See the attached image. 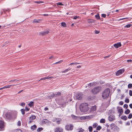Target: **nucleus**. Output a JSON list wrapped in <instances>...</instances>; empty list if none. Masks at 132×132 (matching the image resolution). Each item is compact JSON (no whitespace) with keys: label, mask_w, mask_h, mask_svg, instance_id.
Listing matches in <instances>:
<instances>
[{"label":"nucleus","mask_w":132,"mask_h":132,"mask_svg":"<svg viewBox=\"0 0 132 132\" xmlns=\"http://www.w3.org/2000/svg\"><path fill=\"white\" fill-rule=\"evenodd\" d=\"M80 109L81 111L86 112L88 111L89 109L88 105L87 103H83L80 105Z\"/></svg>","instance_id":"1"},{"label":"nucleus","mask_w":132,"mask_h":132,"mask_svg":"<svg viewBox=\"0 0 132 132\" xmlns=\"http://www.w3.org/2000/svg\"><path fill=\"white\" fill-rule=\"evenodd\" d=\"M110 89L108 88L105 89L102 93V97L104 99H107L110 94Z\"/></svg>","instance_id":"2"},{"label":"nucleus","mask_w":132,"mask_h":132,"mask_svg":"<svg viewBox=\"0 0 132 132\" xmlns=\"http://www.w3.org/2000/svg\"><path fill=\"white\" fill-rule=\"evenodd\" d=\"M102 89V87L101 86H97L92 89L91 92L93 94H96L100 92Z\"/></svg>","instance_id":"3"},{"label":"nucleus","mask_w":132,"mask_h":132,"mask_svg":"<svg viewBox=\"0 0 132 132\" xmlns=\"http://www.w3.org/2000/svg\"><path fill=\"white\" fill-rule=\"evenodd\" d=\"M3 116L7 120H10L12 118L11 114L9 112L4 113Z\"/></svg>","instance_id":"4"},{"label":"nucleus","mask_w":132,"mask_h":132,"mask_svg":"<svg viewBox=\"0 0 132 132\" xmlns=\"http://www.w3.org/2000/svg\"><path fill=\"white\" fill-rule=\"evenodd\" d=\"M83 96V94L81 93H78L76 96V98L78 100H81Z\"/></svg>","instance_id":"5"},{"label":"nucleus","mask_w":132,"mask_h":132,"mask_svg":"<svg viewBox=\"0 0 132 132\" xmlns=\"http://www.w3.org/2000/svg\"><path fill=\"white\" fill-rule=\"evenodd\" d=\"M73 126L71 124L67 125L65 126V129L67 130H72L73 129Z\"/></svg>","instance_id":"6"},{"label":"nucleus","mask_w":132,"mask_h":132,"mask_svg":"<svg viewBox=\"0 0 132 132\" xmlns=\"http://www.w3.org/2000/svg\"><path fill=\"white\" fill-rule=\"evenodd\" d=\"M96 84V82H93L92 83H90L88 84L86 86V87H88L89 88H90L92 86L94 85H95Z\"/></svg>","instance_id":"7"},{"label":"nucleus","mask_w":132,"mask_h":132,"mask_svg":"<svg viewBox=\"0 0 132 132\" xmlns=\"http://www.w3.org/2000/svg\"><path fill=\"white\" fill-rule=\"evenodd\" d=\"M125 70L123 69H120L116 72V75L117 76H119L123 73L124 71Z\"/></svg>","instance_id":"8"},{"label":"nucleus","mask_w":132,"mask_h":132,"mask_svg":"<svg viewBox=\"0 0 132 132\" xmlns=\"http://www.w3.org/2000/svg\"><path fill=\"white\" fill-rule=\"evenodd\" d=\"M61 120V119L60 118H55L53 119V121L56 122L58 124H59Z\"/></svg>","instance_id":"9"},{"label":"nucleus","mask_w":132,"mask_h":132,"mask_svg":"<svg viewBox=\"0 0 132 132\" xmlns=\"http://www.w3.org/2000/svg\"><path fill=\"white\" fill-rule=\"evenodd\" d=\"M54 132H63L62 129L61 128L57 127L54 129Z\"/></svg>","instance_id":"10"},{"label":"nucleus","mask_w":132,"mask_h":132,"mask_svg":"<svg viewBox=\"0 0 132 132\" xmlns=\"http://www.w3.org/2000/svg\"><path fill=\"white\" fill-rule=\"evenodd\" d=\"M110 121H112L115 119V116L112 115H110L108 117Z\"/></svg>","instance_id":"11"},{"label":"nucleus","mask_w":132,"mask_h":132,"mask_svg":"<svg viewBox=\"0 0 132 132\" xmlns=\"http://www.w3.org/2000/svg\"><path fill=\"white\" fill-rule=\"evenodd\" d=\"M114 46L116 48L120 47L121 46V44L120 43H118L117 44L114 45Z\"/></svg>","instance_id":"12"},{"label":"nucleus","mask_w":132,"mask_h":132,"mask_svg":"<svg viewBox=\"0 0 132 132\" xmlns=\"http://www.w3.org/2000/svg\"><path fill=\"white\" fill-rule=\"evenodd\" d=\"M4 126V121L2 120H0V128H3Z\"/></svg>","instance_id":"13"},{"label":"nucleus","mask_w":132,"mask_h":132,"mask_svg":"<svg viewBox=\"0 0 132 132\" xmlns=\"http://www.w3.org/2000/svg\"><path fill=\"white\" fill-rule=\"evenodd\" d=\"M96 106H93L92 107L90 112H93L96 110Z\"/></svg>","instance_id":"14"},{"label":"nucleus","mask_w":132,"mask_h":132,"mask_svg":"<svg viewBox=\"0 0 132 132\" xmlns=\"http://www.w3.org/2000/svg\"><path fill=\"white\" fill-rule=\"evenodd\" d=\"M42 21L41 19H38L37 20L36 19H35L33 20V23H39L40 22Z\"/></svg>","instance_id":"15"},{"label":"nucleus","mask_w":132,"mask_h":132,"mask_svg":"<svg viewBox=\"0 0 132 132\" xmlns=\"http://www.w3.org/2000/svg\"><path fill=\"white\" fill-rule=\"evenodd\" d=\"M49 32V31H46L44 32H41L40 34L42 35H44L48 33Z\"/></svg>","instance_id":"16"},{"label":"nucleus","mask_w":132,"mask_h":132,"mask_svg":"<svg viewBox=\"0 0 132 132\" xmlns=\"http://www.w3.org/2000/svg\"><path fill=\"white\" fill-rule=\"evenodd\" d=\"M71 68H69L68 69H67L64 70L62 71V72L63 73H66L69 70H70L71 69Z\"/></svg>","instance_id":"17"},{"label":"nucleus","mask_w":132,"mask_h":132,"mask_svg":"<svg viewBox=\"0 0 132 132\" xmlns=\"http://www.w3.org/2000/svg\"><path fill=\"white\" fill-rule=\"evenodd\" d=\"M87 22L89 23H94L95 22V21L93 19H89L87 20Z\"/></svg>","instance_id":"18"},{"label":"nucleus","mask_w":132,"mask_h":132,"mask_svg":"<svg viewBox=\"0 0 132 132\" xmlns=\"http://www.w3.org/2000/svg\"><path fill=\"white\" fill-rule=\"evenodd\" d=\"M48 122V120L47 119H44L42 121V124H45L47 123Z\"/></svg>","instance_id":"19"},{"label":"nucleus","mask_w":132,"mask_h":132,"mask_svg":"<svg viewBox=\"0 0 132 132\" xmlns=\"http://www.w3.org/2000/svg\"><path fill=\"white\" fill-rule=\"evenodd\" d=\"M34 102L32 101L31 102L28 104V105L30 107V108L34 106Z\"/></svg>","instance_id":"20"},{"label":"nucleus","mask_w":132,"mask_h":132,"mask_svg":"<svg viewBox=\"0 0 132 132\" xmlns=\"http://www.w3.org/2000/svg\"><path fill=\"white\" fill-rule=\"evenodd\" d=\"M37 128V126L35 125H34L31 126V130H33L35 129H36Z\"/></svg>","instance_id":"21"},{"label":"nucleus","mask_w":132,"mask_h":132,"mask_svg":"<svg viewBox=\"0 0 132 132\" xmlns=\"http://www.w3.org/2000/svg\"><path fill=\"white\" fill-rule=\"evenodd\" d=\"M78 132H83L84 130L81 128H80L78 129Z\"/></svg>","instance_id":"22"},{"label":"nucleus","mask_w":132,"mask_h":132,"mask_svg":"<svg viewBox=\"0 0 132 132\" xmlns=\"http://www.w3.org/2000/svg\"><path fill=\"white\" fill-rule=\"evenodd\" d=\"M80 64V63H70V64H69V65H76L77 64Z\"/></svg>","instance_id":"23"},{"label":"nucleus","mask_w":132,"mask_h":132,"mask_svg":"<svg viewBox=\"0 0 132 132\" xmlns=\"http://www.w3.org/2000/svg\"><path fill=\"white\" fill-rule=\"evenodd\" d=\"M121 119L125 120H126L127 119V117L126 116H122L121 117Z\"/></svg>","instance_id":"24"},{"label":"nucleus","mask_w":132,"mask_h":132,"mask_svg":"<svg viewBox=\"0 0 132 132\" xmlns=\"http://www.w3.org/2000/svg\"><path fill=\"white\" fill-rule=\"evenodd\" d=\"M29 118L30 119H32V120L35 119H36V117L34 115L32 116L31 117H30Z\"/></svg>","instance_id":"25"},{"label":"nucleus","mask_w":132,"mask_h":132,"mask_svg":"<svg viewBox=\"0 0 132 132\" xmlns=\"http://www.w3.org/2000/svg\"><path fill=\"white\" fill-rule=\"evenodd\" d=\"M130 111L129 109H127L125 112V113L126 114H128L130 112Z\"/></svg>","instance_id":"26"},{"label":"nucleus","mask_w":132,"mask_h":132,"mask_svg":"<svg viewBox=\"0 0 132 132\" xmlns=\"http://www.w3.org/2000/svg\"><path fill=\"white\" fill-rule=\"evenodd\" d=\"M97 125L98 124L97 123L95 122L94 123L93 125V128H95L97 126Z\"/></svg>","instance_id":"27"},{"label":"nucleus","mask_w":132,"mask_h":132,"mask_svg":"<svg viewBox=\"0 0 132 132\" xmlns=\"http://www.w3.org/2000/svg\"><path fill=\"white\" fill-rule=\"evenodd\" d=\"M95 17L97 20H99L100 19V16L98 14H97L95 15Z\"/></svg>","instance_id":"28"},{"label":"nucleus","mask_w":132,"mask_h":132,"mask_svg":"<svg viewBox=\"0 0 132 132\" xmlns=\"http://www.w3.org/2000/svg\"><path fill=\"white\" fill-rule=\"evenodd\" d=\"M100 122L101 123H104L105 122V120L104 119H102L100 120Z\"/></svg>","instance_id":"29"},{"label":"nucleus","mask_w":132,"mask_h":132,"mask_svg":"<svg viewBox=\"0 0 132 132\" xmlns=\"http://www.w3.org/2000/svg\"><path fill=\"white\" fill-rule=\"evenodd\" d=\"M13 132H22V130L20 129H16L14 130Z\"/></svg>","instance_id":"30"},{"label":"nucleus","mask_w":132,"mask_h":132,"mask_svg":"<svg viewBox=\"0 0 132 132\" xmlns=\"http://www.w3.org/2000/svg\"><path fill=\"white\" fill-rule=\"evenodd\" d=\"M61 25L64 27H66V25L65 23L64 22H62L61 23Z\"/></svg>","instance_id":"31"},{"label":"nucleus","mask_w":132,"mask_h":132,"mask_svg":"<svg viewBox=\"0 0 132 132\" xmlns=\"http://www.w3.org/2000/svg\"><path fill=\"white\" fill-rule=\"evenodd\" d=\"M90 132H92L93 130V127L92 126H90L88 128Z\"/></svg>","instance_id":"32"},{"label":"nucleus","mask_w":132,"mask_h":132,"mask_svg":"<svg viewBox=\"0 0 132 132\" xmlns=\"http://www.w3.org/2000/svg\"><path fill=\"white\" fill-rule=\"evenodd\" d=\"M43 130V128H38L37 130V131L38 132H39L42 131Z\"/></svg>","instance_id":"33"},{"label":"nucleus","mask_w":132,"mask_h":132,"mask_svg":"<svg viewBox=\"0 0 132 132\" xmlns=\"http://www.w3.org/2000/svg\"><path fill=\"white\" fill-rule=\"evenodd\" d=\"M21 112L23 115L24 114H25L24 111L25 110L24 109H22L21 110Z\"/></svg>","instance_id":"34"},{"label":"nucleus","mask_w":132,"mask_h":132,"mask_svg":"<svg viewBox=\"0 0 132 132\" xmlns=\"http://www.w3.org/2000/svg\"><path fill=\"white\" fill-rule=\"evenodd\" d=\"M71 116L72 118L74 119H77L78 118V117L74 116L73 115H72Z\"/></svg>","instance_id":"35"},{"label":"nucleus","mask_w":132,"mask_h":132,"mask_svg":"<svg viewBox=\"0 0 132 132\" xmlns=\"http://www.w3.org/2000/svg\"><path fill=\"white\" fill-rule=\"evenodd\" d=\"M101 128V127L100 126H98L96 128L97 130H100Z\"/></svg>","instance_id":"36"},{"label":"nucleus","mask_w":132,"mask_h":132,"mask_svg":"<svg viewBox=\"0 0 132 132\" xmlns=\"http://www.w3.org/2000/svg\"><path fill=\"white\" fill-rule=\"evenodd\" d=\"M132 25L131 24H127L125 26H124V27L125 28H129Z\"/></svg>","instance_id":"37"},{"label":"nucleus","mask_w":132,"mask_h":132,"mask_svg":"<svg viewBox=\"0 0 132 132\" xmlns=\"http://www.w3.org/2000/svg\"><path fill=\"white\" fill-rule=\"evenodd\" d=\"M128 88H130L132 87V84H128Z\"/></svg>","instance_id":"38"},{"label":"nucleus","mask_w":132,"mask_h":132,"mask_svg":"<svg viewBox=\"0 0 132 132\" xmlns=\"http://www.w3.org/2000/svg\"><path fill=\"white\" fill-rule=\"evenodd\" d=\"M17 85L16 84V85H8L7 86H6V88H10V87L12 86H15V85Z\"/></svg>","instance_id":"39"},{"label":"nucleus","mask_w":132,"mask_h":132,"mask_svg":"<svg viewBox=\"0 0 132 132\" xmlns=\"http://www.w3.org/2000/svg\"><path fill=\"white\" fill-rule=\"evenodd\" d=\"M123 111V110L122 109H119L118 110V112L120 113L122 112Z\"/></svg>","instance_id":"40"},{"label":"nucleus","mask_w":132,"mask_h":132,"mask_svg":"<svg viewBox=\"0 0 132 132\" xmlns=\"http://www.w3.org/2000/svg\"><path fill=\"white\" fill-rule=\"evenodd\" d=\"M114 126L115 124L114 123H112L110 125V127H111L112 129L114 127Z\"/></svg>","instance_id":"41"},{"label":"nucleus","mask_w":132,"mask_h":132,"mask_svg":"<svg viewBox=\"0 0 132 132\" xmlns=\"http://www.w3.org/2000/svg\"><path fill=\"white\" fill-rule=\"evenodd\" d=\"M56 4L57 5H63V4L60 2L57 3Z\"/></svg>","instance_id":"42"},{"label":"nucleus","mask_w":132,"mask_h":132,"mask_svg":"<svg viewBox=\"0 0 132 132\" xmlns=\"http://www.w3.org/2000/svg\"><path fill=\"white\" fill-rule=\"evenodd\" d=\"M125 102L126 103H128L129 102V100L128 99H126L125 100Z\"/></svg>","instance_id":"43"},{"label":"nucleus","mask_w":132,"mask_h":132,"mask_svg":"<svg viewBox=\"0 0 132 132\" xmlns=\"http://www.w3.org/2000/svg\"><path fill=\"white\" fill-rule=\"evenodd\" d=\"M20 105L22 106H24L25 105V103H21L20 104Z\"/></svg>","instance_id":"44"},{"label":"nucleus","mask_w":132,"mask_h":132,"mask_svg":"<svg viewBox=\"0 0 132 132\" xmlns=\"http://www.w3.org/2000/svg\"><path fill=\"white\" fill-rule=\"evenodd\" d=\"M17 125L18 126H20L21 125V122L20 121H19L17 123Z\"/></svg>","instance_id":"45"},{"label":"nucleus","mask_w":132,"mask_h":132,"mask_svg":"<svg viewBox=\"0 0 132 132\" xmlns=\"http://www.w3.org/2000/svg\"><path fill=\"white\" fill-rule=\"evenodd\" d=\"M128 107V106L127 104H125L123 105V107L124 108H126L127 109Z\"/></svg>","instance_id":"46"},{"label":"nucleus","mask_w":132,"mask_h":132,"mask_svg":"<svg viewBox=\"0 0 132 132\" xmlns=\"http://www.w3.org/2000/svg\"><path fill=\"white\" fill-rule=\"evenodd\" d=\"M132 117V114L130 113L129 115V116L128 117V118L129 119H131Z\"/></svg>","instance_id":"47"},{"label":"nucleus","mask_w":132,"mask_h":132,"mask_svg":"<svg viewBox=\"0 0 132 132\" xmlns=\"http://www.w3.org/2000/svg\"><path fill=\"white\" fill-rule=\"evenodd\" d=\"M35 3H37V4H38L40 3H43V2L42 1H36L35 2Z\"/></svg>","instance_id":"48"},{"label":"nucleus","mask_w":132,"mask_h":132,"mask_svg":"<svg viewBox=\"0 0 132 132\" xmlns=\"http://www.w3.org/2000/svg\"><path fill=\"white\" fill-rule=\"evenodd\" d=\"M29 123H30L31 122H32L33 121V120H32V119H30V118H29Z\"/></svg>","instance_id":"49"},{"label":"nucleus","mask_w":132,"mask_h":132,"mask_svg":"<svg viewBox=\"0 0 132 132\" xmlns=\"http://www.w3.org/2000/svg\"><path fill=\"white\" fill-rule=\"evenodd\" d=\"M53 78V77H52L48 76L47 77H46V79H49L50 78Z\"/></svg>","instance_id":"50"},{"label":"nucleus","mask_w":132,"mask_h":132,"mask_svg":"<svg viewBox=\"0 0 132 132\" xmlns=\"http://www.w3.org/2000/svg\"><path fill=\"white\" fill-rule=\"evenodd\" d=\"M101 16L102 17L105 18L106 17V15L104 14H102L101 15Z\"/></svg>","instance_id":"51"},{"label":"nucleus","mask_w":132,"mask_h":132,"mask_svg":"<svg viewBox=\"0 0 132 132\" xmlns=\"http://www.w3.org/2000/svg\"><path fill=\"white\" fill-rule=\"evenodd\" d=\"M129 94L130 96H132V91L131 90H129Z\"/></svg>","instance_id":"52"},{"label":"nucleus","mask_w":132,"mask_h":132,"mask_svg":"<svg viewBox=\"0 0 132 132\" xmlns=\"http://www.w3.org/2000/svg\"><path fill=\"white\" fill-rule=\"evenodd\" d=\"M56 95V94L54 93H53L51 95V97H53Z\"/></svg>","instance_id":"53"},{"label":"nucleus","mask_w":132,"mask_h":132,"mask_svg":"<svg viewBox=\"0 0 132 132\" xmlns=\"http://www.w3.org/2000/svg\"><path fill=\"white\" fill-rule=\"evenodd\" d=\"M25 108L26 111H29V110H30V109L29 108H28L27 107H25Z\"/></svg>","instance_id":"54"},{"label":"nucleus","mask_w":132,"mask_h":132,"mask_svg":"<svg viewBox=\"0 0 132 132\" xmlns=\"http://www.w3.org/2000/svg\"><path fill=\"white\" fill-rule=\"evenodd\" d=\"M15 81H18V80H17L16 79H14L10 81H9L10 82H13Z\"/></svg>","instance_id":"55"},{"label":"nucleus","mask_w":132,"mask_h":132,"mask_svg":"<svg viewBox=\"0 0 132 132\" xmlns=\"http://www.w3.org/2000/svg\"><path fill=\"white\" fill-rule=\"evenodd\" d=\"M95 33L96 34H98V33H99L100 32V31H99L95 30Z\"/></svg>","instance_id":"56"},{"label":"nucleus","mask_w":132,"mask_h":132,"mask_svg":"<svg viewBox=\"0 0 132 132\" xmlns=\"http://www.w3.org/2000/svg\"><path fill=\"white\" fill-rule=\"evenodd\" d=\"M63 61V60H60V61H58V62H57L56 63H55V64H58V63H61V62H62V61Z\"/></svg>","instance_id":"57"},{"label":"nucleus","mask_w":132,"mask_h":132,"mask_svg":"<svg viewBox=\"0 0 132 132\" xmlns=\"http://www.w3.org/2000/svg\"><path fill=\"white\" fill-rule=\"evenodd\" d=\"M123 103L122 101H120L119 103L120 105H122L123 104Z\"/></svg>","instance_id":"58"},{"label":"nucleus","mask_w":132,"mask_h":132,"mask_svg":"<svg viewBox=\"0 0 132 132\" xmlns=\"http://www.w3.org/2000/svg\"><path fill=\"white\" fill-rule=\"evenodd\" d=\"M61 93L60 92H58L56 94V95L60 96L61 95Z\"/></svg>","instance_id":"59"},{"label":"nucleus","mask_w":132,"mask_h":132,"mask_svg":"<svg viewBox=\"0 0 132 132\" xmlns=\"http://www.w3.org/2000/svg\"><path fill=\"white\" fill-rule=\"evenodd\" d=\"M46 79V77L43 78H41L39 80V81L40 80H45Z\"/></svg>","instance_id":"60"},{"label":"nucleus","mask_w":132,"mask_h":132,"mask_svg":"<svg viewBox=\"0 0 132 132\" xmlns=\"http://www.w3.org/2000/svg\"><path fill=\"white\" fill-rule=\"evenodd\" d=\"M78 17L79 18V16H74L73 18L74 19L76 20V19H77V18Z\"/></svg>","instance_id":"61"},{"label":"nucleus","mask_w":132,"mask_h":132,"mask_svg":"<svg viewBox=\"0 0 132 132\" xmlns=\"http://www.w3.org/2000/svg\"><path fill=\"white\" fill-rule=\"evenodd\" d=\"M48 108L47 107L45 108L44 109V110L45 111H46L48 110Z\"/></svg>","instance_id":"62"},{"label":"nucleus","mask_w":132,"mask_h":132,"mask_svg":"<svg viewBox=\"0 0 132 132\" xmlns=\"http://www.w3.org/2000/svg\"><path fill=\"white\" fill-rule=\"evenodd\" d=\"M127 61L128 62H132V60H127Z\"/></svg>","instance_id":"63"},{"label":"nucleus","mask_w":132,"mask_h":132,"mask_svg":"<svg viewBox=\"0 0 132 132\" xmlns=\"http://www.w3.org/2000/svg\"><path fill=\"white\" fill-rule=\"evenodd\" d=\"M129 106L131 108H132V104H129Z\"/></svg>","instance_id":"64"}]
</instances>
